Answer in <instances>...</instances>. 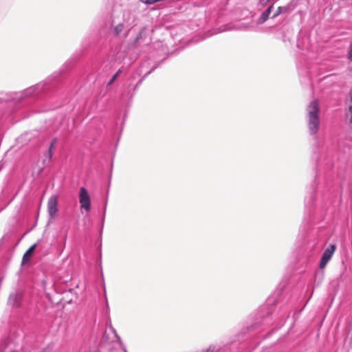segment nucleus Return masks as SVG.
Masks as SVG:
<instances>
[{"label":"nucleus","mask_w":352,"mask_h":352,"mask_svg":"<svg viewBox=\"0 0 352 352\" xmlns=\"http://www.w3.org/2000/svg\"><path fill=\"white\" fill-rule=\"evenodd\" d=\"M157 67V64L155 63L154 65H153L151 69L148 71H146V73L143 75V76L137 82L134 87V91H135L142 85L144 80Z\"/></svg>","instance_id":"nucleus-16"},{"label":"nucleus","mask_w":352,"mask_h":352,"mask_svg":"<svg viewBox=\"0 0 352 352\" xmlns=\"http://www.w3.org/2000/svg\"><path fill=\"white\" fill-rule=\"evenodd\" d=\"M78 199L80 208L89 212L91 207V200L87 189L84 186L79 189Z\"/></svg>","instance_id":"nucleus-7"},{"label":"nucleus","mask_w":352,"mask_h":352,"mask_svg":"<svg viewBox=\"0 0 352 352\" xmlns=\"http://www.w3.org/2000/svg\"><path fill=\"white\" fill-rule=\"evenodd\" d=\"M272 308L267 305L263 306L245 322L240 331L234 334L228 346L234 342H242L249 338H253L263 331L272 321Z\"/></svg>","instance_id":"nucleus-3"},{"label":"nucleus","mask_w":352,"mask_h":352,"mask_svg":"<svg viewBox=\"0 0 352 352\" xmlns=\"http://www.w3.org/2000/svg\"><path fill=\"white\" fill-rule=\"evenodd\" d=\"M37 244L36 243H34L33 244L32 246H30L29 248V249L25 252V254H23V258H22V261L23 263H26V262H28L31 257H32V255L36 247Z\"/></svg>","instance_id":"nucleus-17"},{"label":"nucleus","mask_w":352,"mask_h":352,"mask_svg":"<svg viewBox=\"0 0 352 352\" xmlns=\"http://www.w3.org/2000/svg\"><path fill=\"white\" fill-rule=\"evenodd\" d=\"M347 57L350 61H352V41L349 47Z\"/></svg>","instance_id":"nucleus-24"},{"label":"nucleus","mask_w":352,"mask_h":352,"mask_svg":"<svg viewBox=\"0 0 352 352\" xmlns=\"http://www.w3.org/2000/svg\"><path fill=\"white\" fill-rule=\"evenodd\" d=\"M298 5V0H291L286 6H278L277 10L274 12L270 18L275 19L281 14L291 13L295 10Z\"/></svg>","instance_id":"nucleus-8"},{"label":"nucleus","mask_w":352,"mask_h":352,"mask_svg":"<svg viewBox=\"0 0 352 352\" xmlns=\"http://www.w3.org/2000/svg\"><path fill=\"white\" fill-rule=\"evenodd\" d=\"M312 158L316 160V172L315 179L307 188V195L305 198V212L300 226V229L305 231H308L320 223L326 216L328 203L318 204L316 201L318 193H321L323 202L326 194L333 191L332 169L334 162L331 153L323 147L316 146Z\"/></svg>","instance_id":"nucleus-1"},{"label":"nucleus","mask_w":352,"mask_h":352,"mask_svg":"<svg viewBox=\"0 0 352 352\" xmlns=\"http://www.w3.org/2000/svg\"><path fill=\"white\" fill-rule=\"evenodd\" d=\"M336 250V245L334 244H330L323 252L322 255L321 256L319 267L320 268H324L328 262L331 258L333 255L335 251Z\"/></svg>","instance_id":"nucleus-9"},{"label":"nucleus","mask_w":352,"mask_h":352,"mask_svg":"<svg viewBox=\"0 0 352 352\" xmlns=\"http://www.w3.org/2000/svg\"><path fill=\"white\" fill-rule=\"evenodd\" d=\"M74 292L73 289H69L68 291H65L63 294L66 296H68L69 294H72Z\"/></svg>","instance_id":"nucleus-26"},{"label":"nucleus","mask_w":352,"mask_h":352,"mask_svg":"<svg viewBox=\"0 0 352 352\" xmlns=\"http://www.w3.org/2000/svg\"><path fill=\"white\" fill-rule=\"evenodd\" d=\"M143 3L146 5H152L157 3L156 0H140Z\"/></svg>","instance_id":"nucleus-25"},{"label":"nucleus","mask_w":352,"mask_h":352,"mask_svg":"<svg viewBox=\"0 0 352 352\" xmlns=\"http://www.w3.org/2000/svg\"><path fill=\"white\" fill-rule=\"evenodd\" d=\"M122 32H124V36H125V34L127 32V28L124 23H119L112 28L113 34L116 36H119Z\"/></svg>","instance_id":"nucleus-15"},{"label":"nucleus","mask_w":352,"mask_h":352,"mask_svg":"<svg viewBox=\"0 0 352 352\" xmlns=\"http://www.w3.org/2000/svg\"><path fill=\"white\" fill-rule=\"evenodd\" d=\"M241 345H242L241 347H243L245 345V344L241 343Z\"/></svg>","instance_id":"nucleus-33"},{"label":"nucleus","mask_w":352,"mask_h":352,"mask_svg":"<svg viewBox=\"0 0 352 352\" xmlns=\"http://www.w3.org/2000/svg\"><path fill=\"white\" fill-rule=\"evenodd\" d=\"M148 30L147 27L144 26L143 28H142L132 43L133 46L135 47L141 43H145V44H148L151 41V38H148Z\"/></svg>","instance_id":"nucleus-10"},{"label":"nucleus","mask_w":352,"mask_h":352,"mask_svg":"<svg viewBox=\"0 0 352 352\" xmlns=\"http://www.w3.org/2000/svg\"><path fill=\"white\" fill-rule=\"evenodd\" d=\"M11 352H19V351H11Z\"/></svg>","instance_id":"nucleus-34"},{"label":"nucleus","mask_w":352,"mask_h":352,"mask_svg":"<svg viewBox=\"0 0 352 352\" xmlns=\"http://www.w3.org/2000/svg\"><path fill=\"white\" fill-rule=\"evenodd\" d=\"M57 142H58V138H54L50 144L48 151H47V153L46 155V157L49 159V160H51L52 159L53 154H54L53 150L56 148Z\"/></svg>","instance_id":"nucleus-18"},{"label":"nucleus","mask_w":352,"mask_h":352,"mask_svg":"<svg viewBox=\"0 0 352 352\" xmlns=\"http://www.w3.org/2000/svg\"><path fill=\"white\" fill-rule=\"evenodd\" d=\"M107 202L106 201L105 204H104V209H103V215H102V218L100 230V232H99V238H100V242L102 241V230H103L104 219H105V212H106V210H107Z\"/></svg>","instance_id":"nucleus-21"},{"label":"nucleus","mask_w":352,"mask_h":352,"mask_svg":"<svg viewBox=\"0 0 352 352\" xmlns=\"http://www.w3.org/2000/svg\"><path fill=\"white\" fill-rule=\"evenodd\" d=\"M259 344V342H258L256 345H254V346L251 347L250 349V351H252L254 349H255L258 345Z\"/></svg>","instance_id":"nucleus-29"},{"label":"nucleus","mask_w":352,"mask_h":352,"mask_svg":"<svg viewBox=\"0 0 352 352\" xmlns=\"http://www.w3.org/2000/svg\"><path fill=\"white\" fill-rule=\"evenodd\" d=\"M287 317L288 316V312L287 311L285 310V311H283V313L281 314V316L280 317H283V318H285V317Z\"/></svg>","instance_id":"nucleus-27"},{"label":"nucleus","mask_w":352,"mask_h":352,"mask_svg":"<svg viewBox=\"0 0 352 352\" xmlns=\"http://www.w3.org/2000/svg\"><path fill=\"white\" fill-rule=\"evenodd\" d=\"M135 60V56L129 55V53L126 51L124 50L118 52L115 56L114 61L116 63L121 65V67L107 82V87L111 86L116 80L118 76L132 65Z\"/></svg>","instance_id":"nucleus-5"},{"label":"nucleus","mask_w":352,"mask_h":352,"mask_svg":"<svg viewBox=\"0 0 352 352\" xmlns=\"http://www.w3.org/2000/svg\"><path fill=\"white\" fill-rule=\"evenodd\" d=\"M76 61L77 59L74 57L68 59L59 70L23 91L9 94L0 93V102L12 99L18 102H23L29 100V103L34 104L44 103L56 98L74 86V76L70 72L74 68Z\"/></svg>","instance_id":"nucleus-2"},{"label":"nucleus","mask_w":352,"mask_h":352,"mask_svg":"<svg viewBox=\"0 0 352 352\" xmlns=\"http://www.w3.org/2000/svg\"><path fill=\"white\" fill-rule=\"evenodd\" d=\"M307 126L311 135H316L320 126V106L318 100L311 101L307 108Z\"/></svg>","instance_id":"nucleus-4"},{"label":"nucleus","mask_w":352,"mask_h":352,"mask_svg":"<svg viewBox=\"0 0 352 352\" xmlns=\"http://www.w3.org/2000/svg\"><path fill=\"white\" fill-rule=\"evenodd\" d=\"M127 28V32L125 34V37L128 36L129 30L134 27L135 23V16L130 10H126L123 12V22Z\"/></svg>","instance_id":"nucleus-12"},{"label":"nucleus","mask_w":352,"mask_h":352,"mask_svg":"<svg viewBox=\"0 0 352 352\" xmlns=\"http://www.w3.org/2000/svg\"><path fill=\"white\" fill-rule=\"evenodd\" d=\"M203 349L205 352H217L221 349V346L217 344H210L208 348Z\"/></svg>","instance_id":"nucleus-22"},{"label":"nucleus","mask_w":352,"mask_h":352,"mask_svg":"<svg viewBox=\"0 0 352 352\" xmlns=\"http://www.w3.org/2000/svg\"><path fill=\"white\" fill-rule=\"evenodd\" d=\"M197 352H205V351H204V349H201V350L198 351H197Z\"/></svg>","instance_id":"nucleus-32"},{"label":"nucleus","mask_w":352,"mask_h":352,"mask_svg":"<svg viewBox=\"0 0 352 352\" xmlns=\"http://www.w3.org/2000/svg\"><path fill=\"white\" fill-rule=\"evenodd\" d=\"M109 327L111 329L112 332H113L115 333L116 336L118 338V336L117 335L116 329L111 326V324H110Z\"/></svg>","instance_id":"nucleus-28"},{"label":"nucleus","mask_w":352,"mask_h":352,"mask_svg":"<svg viewBox=\"0 0 352 352\" xmlns=\"http://www.w3.org/2000/svg\"><path fill=\"white\" fill-rule=\"evenodd\" d=\"M47 212L50 219H54L56 213L58 212V196H51L47 201Z\"/></svg>","instance_id":"nucleus-13"},{"label":"nucleus","mask_w":352,"mask_h":352,"mask_svg":"<svg viewBox=\"0 0 352 352\" xmlns=\"http://www.w3.org/2000/svg\"><path fill=\"white\" fill-rule=\"evenodd\" d=\"M274 9V3L269 6L261 14L257 20L258 24H263L270 19V15Z\"/></svg>","instance_id":"nucleus-14"},{"label":"nucleus","mask_w":352,"mask_h":352,"mask_svg":"<svg viewBox=\"0 0 352 352\" xmlns=\"http://www.w3.org/2000/svg\"><path fill=\"white\" fill-rule=\"evenodd\" d=\"M166 58V57H164L160 60H157L153 54H149L147 57H145L140 64L139 67L136 70L137 74L138 76L144 75L155 63L157 64L159 67Z\"/></svg>","instance_id":"nucleus-6"},{"label":"nucleus","mask_w":352,"mask_h":352,"mask_svg":"<svg viewBox=\"0 0 352 352\" xmlns=\"http://www.w3.org/2000/svg\"><path fill=\"white\" fill-rule=\"evenodd\" d=\"M346 122L349 125H352V105H349L345 113Z\"/></svg>","instance_id":"nucleus-20"},{"label":"nucleus","mask_w":352,"mask_h":352,"mask_svg":"<svg viewBox=\"0 0 352 352\" xmlns=\"http://www.w3.org/2000/svg\"><path fill=\"white\" fill-rule=\"evenodd\" d=\"M72 300V299L70 298L69 300H65V303L69 304V303H71Z\"/></svg>","instance_id":"nucleus-30"},{"label":"nucleus","mask_w":352,"mask_h":352,"mask_svg":"<svg viewBox=\"0 0 352 352\" xmlns=\"http://www.w3.org/2000/svg\"><path fill=\"white\" fill-rule=\"evenodd\" d=\"M104 292L105 307L102 311V314H103L104 318L109 319L110 309H109V302H108V300H107V296L106 294V289H105L104 285Z\"/></svg>","instance_id":"nucleus-19"},{"label":"nucleus","mask_w":352,"mask_h":352,"mask_svg":"<svg viewBox=\"0 0 352 352\" xmlns=\"http://www.w3.org/2000/svg\"><path fill=\"white\" fill-rule=\"evenodd\" d=\"M111 66L110 65L109 63H107L104 66V68L102 69V73H104V76H108L109 75V72L111 69Z\"/></svg>","instance_id":"nucleus-23"},{"label":"nucleus","mask_w":352,"mask_h":352,"mask_svg":"<svg viewBox=\"0 0 352 352\" xmlns=\"http://www.w3.org/2000/svg\"><path fill=\"white\" fill-rule=\"evenodd\" d=\"M65 297H63V298H61L60 300H64V298H69V296H66V295H65Z\"/></svg>","instance_id":"nucleus-31"},{"label":"nucleus","mask_w":352,"mask_h":352,"mask_svg":"<svg viewBox=\"0 0 352 352\" xmlns=\"http://www.w3.org/2000/svg\"><path fill=\"white\" fill-rule=\"evenodd\" d=\"M23 299V292L16 291L10 294L8 299V304L11 305L12 307L19 308L21 307Z\"/></svg>","instance_id":"nucleus-11"}]
</instances>
